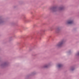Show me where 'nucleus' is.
<instances>
[{"label": "nucleus", "mask_w": 79, "mask_h": 79, "mask_svg": "<svg viewBox=\"0 0 79 79\" xmlns=\"http://www.w3.org/2000/svg\"><path fill=\"white\" fill-rule=\"evenodd\" d=\"M64 42V40L61 41L57 44V47H61V46H62Z\"/></svg>", "instance_id": "obj_1"}, {"label": "nucleus", "mask_w": 79, "mask_h": 79, "mask_svg": "<svg viewBox=\"0 0 79 79\" xmlns=\"http://www.w3.org/2000/svg\"><path fill=\"white\" fill-rule=\"evenodd\" d=\"M73 23V21L72 20H69L67 22V24H71Z\"/></svg>", "instance_id": "obj_2"}, {"label": "nucleus", "mask_w": 79, "mask_h": 79, "mask_svg": "<svg viewBox=\"0 0 79 79\" xmlns=\"http://www.w3.org/2000/svg\"><path fill=\"white\" fill-rule=\"evenodd\" d=\"M62 66V65L61 64H59L58 65V68H61Z\"/></svg>", "instance_id": "obj_3"}, {"label": "nucleus", "mask_w": 79, "mask_h": 79, "mask_svg": "<svg viewBox=\"0 0 79 79\" xmlns=\"http://www.w3.org/2000/svg\"><path fill=\"white\" fill-rule=\"evenodd\" d=\"M60 30L59 29H57L56 30V32L57 33Z\"/></svg>", "instance_id": "obj_4"}, {"label": "nucleus", "mask_w": 79, "mask_h": 79, "mask_svg": "<svg viewBox=\"0 0 79 79\" xmlns=\"http://www.w3.org/2000/svg\"><path fill=\"white\" fill-rule=\"evenodd\" d=\"M48 65H46L44 67V68H48Z\"/></svg>", "instance_id": "obj_5"}, {"label": "nucleus", "mask_w": 79, "mask_h": 79, "mask_svg": "<svg viewBox=\"0 0 79 79\" xmlns=\"http://www.w3.org/2000/svg\"><path fill=\"white\" fill-rule=\"evenodd\" d=\"M63 9V8H60V10H62Z\"/></svg>", "instance_id": "obj_6"}, {"label": "nucleus", "mask_w": 79, "mask_h": 79, "mask_svg": "<svg viewBox=\"0 0 79 79\" xmlns=\"http://www.w3.org/2000/svg\"><path fill=\"white\" fill-rule=\"evenodd\" d=\"M54 10H56V9H54Z\"/></svg>", "instance_id": "obj_7"}, {"label": "nucleus", "mask_w": 79, "mask_h": 79, "mask_svg": "<svg viewBox=\"0 0 79 79\" xmlns=\"http://www.w3.org/2000/svg\"><path fill=\"white\" fill-rule=\"evenodd\" d=\"M0 23H1V21H0Z\"/></svg>", "instance_id": "obj_8"}, {"label": "nucleus", "mask_w": 79, "mask_h": 79, "mask_svg": "<svg viewBox=\"0 0 79 79\" xmlns=\"http://www.w3.org/2000/svg\"><path fill=\"white\" fill-rule=\"evenodd\" d=\"M72 71H73V69H72Z\"/></svg>", "instance_id": "obj_9"}]
</instances>
